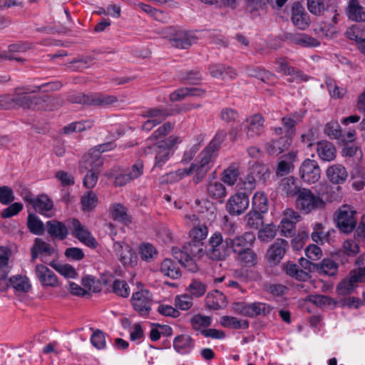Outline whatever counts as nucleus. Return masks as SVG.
<instances>
[{
	"mask_svg": "<svg viewBox=\"0 0 365 365\" xmlns=\"http://www.w3.org/2000/svg\"><path fill=\"white\" fill-rule=\"evenodd\" d=\"M27 225L29 230L35 235H41L44 230L43 222L34 215H29Z\"/></svg>",
	"mask_w": 365,
	"mask_h": 365,
	"instance_id": "nucleus-61",
	"label": "nucleus"
},
{
	"mask_svg": "<svg viewBox=\"0 0 365 365\" xmlns=\"http://www.w3.org/2000/svg\"><path fill=\"white\" fill-rule=\"evenodd\" d=\"M249 202V197L247 193H237L230 197L226 205V209L230 215H240L247 209Z\"/></svg>",
	"mask_w": 365,
	"mask_h": 365,
	"instance_id": "nucleus-15",
	"label": "nucleus"
},
{
	"mask_svg": "<svg viewBox=\"0 0 365 365\" xmlns=\"http://www.w3.org/2000/svg\"><path fill=\"white\" fill-rule=\"evenodd\" d=\"M290 40L295 44L303 47H317L319 41L306 34H297L291 35Z\"/></svg>",
	"mask_w": 365,
	"mask_h": 365,
	"instance_id": "nucleus-41",
	"label": "nucleus"
},
{
	"mask_svg": "<svg viewBox=\"0 0 365 365\" xmlns=\"http://www.w3.org/2000/svg\"><path fill=\"white\" fill-rule=\"evenodd\" d=\"M115 255L125 267H133L137 263V255L131 247L123 241L115 242L113 245Z\"/></svg>",
	"mask_w": 365,
	"mask_h": 365,
	"instance_id": "nucleus-10",
	"label": "nucleus"
},
{
	"mask_svg": "<svg viewBox=\"0 0 365 365\" xmlns=\"http://www.w3.org/2000/svg\"><path fill=\"white\" fill-rule=\"evenodd\" d=\"M71 225L73 230V235L74 237L88 247H94L96 245V240L78 220L73 219Z\"/></svg>",
	"mask_w": 365,
	"mask_h": 365,
	"instance_id": "nucleus-23",
	"label": "nucleus"
},
{
	"mask_svg": "<svg viewBox=\"0 0 365 365\" xmlns=\"http://www.w3.org/2000/svg\"><path fill=\"white\" fill-rule=\"evenodd\" d=\"M284 269L288 275L299 281H306L309 277L307 272L299 269L298 266L293 263H286Z\"/></svg>",
	"mask_w": 365,
	"mask_h": 365,
	"instance_id": "nucleus-46",
	"label": "nucleus"
},
{
	"mask_svg": "<svg viewBox=\"0 0 365 365\" xmlns=\"http://www.w3.org/2000/svg\"><path fill=\"white\" fill-rule=\"evenodd\" d=\"M276 68L275 71L278 73H282L287 76H290L289 81L290 82H301L306 81L308 79L307 75L300 71H296L291 66L287 59L284 58H278L275 61Z\"/></svg>",
	"mask_w": 365,
	"mask_h": 365,
	"instance_id": "nucleus-16",
	"label": "nucleus"
},
{
	"mask_svg": "<svg viewBox=\"0 0 365 365\" xmlns=\"http://www.w3.org/2000/svg\"><path fill=\"white\" fill-rule=\"evenodd\" d=\"M168 31L165 37L172 41L176 48L186 49L197 42V38L191 32L176 30L174 28L168 29Z\"/></svg>",
	"mask_w": 365,
	"mask_h": 365,
	"instance_id": "nucleus-9",
	"label": "nucleus"
},
{
	"mask_svg": "<svg viewBox=\"0 0 365 365\" xmlns=\"http://www.w3.org/2000/svg\"><path fill=\"white\" fill-rule=\"evenodd\" d=\"M49 264L59 274L67 278L73 279L76 277V269L68 264H61L55 262H50Z\"/></svg>",
	"mask_w": 365,
	"mask_h": 365,
	"instance_id": "nucleus-50",
	"label": "nucleus"
},
{
	"mask_svg": "<svg viewBox=\"0 0 365 365\" xmlns=\"http://www.w3.org/2000/svg\"><path fill=\"white\" fill-rule=\"evenodd\" d=\"M144 165L142 160H137L126 170H121L119 168H113L106 174L108 178L114 179L115 186H123L130 181L138 178L143 174Z\"/></svg>",
	"mask_w": 365,
	"mask_h": 365,
	"instance_id": "nucleus-5",
	"label": "nucleus"
},
{
	"mask_svg": "<svg viewBox=\"0 0 365 365\" xmlns=\"http://www.w3.org/2000/svg\"><path fill=\"white\" fill-rule=\"evenodd\" d=\"M221 324L230 329H246L249 327V323L245 319H239L235 317L224 316L220 320Z\"/></svg>",
	"mask_w": 365,
	"mask_h": 365,
	"instance_id": "nucleus-43",
	"label": "nucleus"
},
{
	"mask_svg": "<svg viewBox=\"0 0 365 365\" xmlns=\"http://www.w3.org/2000/svg\"><path fill=\"white\" fill-rule=\"evenodd\" d=\"M170 115L171 113L168 109L162 108H150L143 113V117L153 120L158 125L163 122Z\"/></svg>",
	"mask_w": 365,
	"mask_h": 365,
	"instance_id": "nucleus-37",
	"label": "nucleus"
},
{
	"mask_svg": "<svg viewBox=\"0 0 365 365\" xmlns=\"http://www.w3.org/2000/svg\"><path fill=\"white\" fill-rule=\"evenodd\" d=\"M159 271L164 276L173 279H178L181 276V270L178 263L168 258L161 262Z\"/></svg>",
	"mask_w": 365,
	"mask_h": 365,
	"instance_id": "nucleus-29",
	"label": "nucleus"
},
{
	"mask_svg": "<svg viewBox=\"0 0 365 365\" xmlns=\"http://www.w3.org/2000/svg\"><path fill=\"white\" fill-rule=\"evenodd\" d=\"M192 298L190 294H180L175 298V307L181 310H188L192 307Z\"/></svg>",
	"mask_w": 365,
	"mask_h": 365,
	"instance_id": "nucleus-63",
	"label": "nucleus"
},
{
	"mask_svg": "<svg viewBox=\"0 0 365 365\" xmlns=\"http://www.w3.org/2000/svg\"><path fill=\"white\" fill-rule=\"evenodd\" d=\"M35 274L43 287H56L58 285V280L55 273L43 264H37L35 268Z\"/></svg>",
	"mask_w": 365,
	"mask_h": 365,
	"instance_id": "nucleus-19",
	"label": "nucleus"
},
{
	"mask_svg": "<svg viewBox=\"0 0 365 365\" xmlns=\"http://www.w3.org/2000/svg\"><path fill=\"white\" fill-rule=\"evenodd\" d=\"M309 301L320 307H335L336 305L334 299L325 295H311L309 297Z\"/></svg>",
	"mask_w": 365,
	"mask_h": 365,
	"instance_id": "nucleus-56",
	"label": "nucleus"
},
{
	"mask_svg": "<svg viewBox=\"0 0 365 365\" xmlns=\"http://www.w3.org/2000/svg\"><path fill=\"white\" fill-rule=\"evenodd\" d=\"M113 148V143L101 145L98 149L91 150L85 155L81 162L80 170L83 173L88 170L83 178V185L86 188H93L97 183L103 160L100 153Z\"/></svg>",
	"mask_w": 365,
	"mask_h": 365,
	"instance_id": "nucleus-1",
	"label": "nucleus"
},
{
	"mask_svg": "<svg viewBox=\"0 0 365 365\" xmlns=\"http://www.w3.org/2000/svg\"><path fill=\"white\" fill-rule=\"evenodd\" d=\"M206 285L196 279L192 280L187 288L190 294L195 297H202L206 292Z\"/></svg>",
	"mask_w": 365,
	"mask_h": 365,
	"instance_id": "nucleus-60",
	"label": "nucleus"
},
{
	"mask_svg": "<svg viewBox=\"0 0 365 365\" xmlns=\"http://www.w3.org/2000/svg\"><path fill=\"white\" fill-rule=\"evenodd\" d=\"M329 180L336 185L344 183L348 176L346 168L341 164L329 166L326 171Z\"/></svg>",
	"mask_w": 365,
	"mask_h": 365,
	"instance_id": "nucleus-26",
	"label": "nucleus"
},
{
	"mask_svg": "<svg viewBox=\"0 0 365 365\" xmlns=\"http://www.w3.org/2000/svg\"><path fill=\"white\" fill-rule=\"evenodd\" d=\"M46 227L48 234L52 237L63 240L68 235L65 225L61 222L51 220L46 222Z\"/></svg>",
	"mask_w": 365,
	"mask_h": 365,
	"instance_id": "nucleus-39",
	"label": "nucleus"
},
{
	"mask_svg": "<svg viewBox=\"0 0 365 365\" xmlns=\"http://www.w3.org/2000/svg\"><path fill=\"white\" fill-rule=\"evenodd\" d=\"M239 175L238 166L235 164H231L222 171L220 175V179L225 184L232 186L237 182Z\"/></svg>",
	"mask_w": 365,
	"mask_h": 365,
	"instance_id": "nucleus-38",
	"label": "nucleus"
},
{
	"mask_svg": "<svg viewBox=\"0 0 365 365\" xmlns=\"http://www.w3.org/2000/svg\"><path fill=\"white\" fill-rule=\"evenodd\" d=\"M303 115L299 113H293L283 117L282 124L284 135L292 139L296 133L295 125L301 121Z\"/></svg>",
	"mask_w": 365,
	"mask_h": 365,
	"instance_id": "nucleus-30",
	"label": "nucleus"
},
{
	"mask_svg": "<svg viewBox=\"0 0 365 365\" xmlns=\"http://www.w3.org/2000/svg\"><path fill=\"white\" fill-rule=\"evenodd\" d=\"M208 70L212 77L224 81L233 80L237 76V73L233 68L224 64L210 65Z\"/></svg>",
	"mask_w": 365,
	"mask_h": 365,
	"instance_id": "nucleus-24",
	"label": "nucleus"
},
{
	"mask_svg": "<svg viewBox=\"0 0 365 365\" xmlns=\"http://www.w3.org/2000/svg\"><path fill=\"white\" fill-rule=\"evenodd\" d=\"M140 256L142 260L147 262L153 261L158 256L155 247L150 243H144L139 248Z\"/></svg>",
	"mask_w": 365,
	"mask_h": 365,
	"instance_id": "nucleus-48",
	"label": "nucleus"
},
{
	"mask_svg": "<svg viewBox=\"0 0 365 365\" xmlns=\"http://www.w3.org/2000/svg\"><path fill=\"white\" fill-rule=\"evenodd\" d=\"M181 138L178 136L170 135L165 140L148 145L145 148V153H155V167L161 168L173 155L172 148L177 144L180 143Z\"/></svg>",
	"mask_w": 365,
	"mask_h": 365,
	"instance_id": "nucleus-3",
	"label": "nucleus"
},
{
	"mask_svg": "<svg viewBox=\"0 0 365 365\" xmlns=\"http://www.w3.org/2000/svg\"><path fill=\"white\" fill-rule=\"evenodd\" d=\"M207 192L210 197L216 200H222L227 194L225 185L217 181L209 182L207 187Z\"/></svg>",
	"mask_w": 365,
	"mask_h": 365,
	"instance_id": "nucleus-42",
	"label": "nucleus"
},
{
	"mask_svg": "<svg viewBox=\"0 0 365 365\" xmlns=\"http://www.w3.org/2000/svg\"><path fill=\"white\" fill-rule=\"evenodd\" d=\"M185 255L187 257L201 259L205 254L204 242L190 241L183 247Z\"/></svg>",
	"mask_w": 365,
	"mask_h": 365,
	"instance_id": "nucleus-34",
	"label": "nucleus"
},
{
	"mask_svg": "<svg viewBox=\"0 0 365 365\" xmlns=\"http://www.w3.org/2000/svg\"><path fill=\"white\" fill-rule=\"evenodd\" d=\"M255 241V235L250 232H246L242 235H238L234 238L227 237L225 242L235 254L240 253L252 246Z\"/></svg>",
	"mask_w": 365,
	"mask_h": 365,
	"instance_id": "nucleus-13",
	"label": "nucleus"
},
{
	"mask_svg": "<svg viewBox=\"0 0 365 365\" xmlns=\"http://www.w3.org/2000/svg\"><path fill=\"white\" fill-rule=\"evenodd\" d=\"M355 210L347 205L341 206L337 211L336 223L344 233L351 232L356 227V220L354 217Z\"/></svg>",
	"mask_w": 365,
	"mask_h": 365,
	"instance_id": "nucleus-8",
	"label": "nucleus"
},
{
	"mask_svg": "<svg viewBox=\"0 0 365 365\" xmlns=\"http://www.w3.org/2000/svg\"><path fill=\"white\" fill-rule=\"evenodd\" d=\"M289 243L283 239H277L268 248L265 258L270 266L278 264L284 257Z\"/></svg>",
	"mask_w": 365,
	"mask_h": 365,
	"instance_id": "nucleus-12",
	"label": "nucleus"
},
{
	"mask_svg": "<svg viewBox=\"0 0 365 365\" xmlns=\"http://www.w3.org/2000/svg\"><path fill=\"white\" fill-rule=\"evenodd\" d=\"M256 254L250 247L245 251L237 254V257L239 261L245 265L252 266L255 263Z\"/></svg>",
	"mask_w": 365,
	"mask_h": 365,
	"instance_id": "nucleus-64",
	"label": "nucleus"
},
{
	"mask_svg": "<svg viewBox=\"0 0 365 365\" xmlns=\"http://www.w3.org/2000/svg\"><path fill=\"white\" fill-rule=\"evenodd\" d=\"M111 217L118 222L125 225L131 222L130 216L127 213L126 207L120 203H114L110 206Z\"/></svg>",
	"mask_w": 365,
	"mask_h": 365,
	"instance_id": "nucleus-36",
	"label": "nucleus"
},
{
	"mask_svg": "<svg viewBox=\"0 0 365 365\" xmlns=\"http://www.w3.org/2000/svg\"><path fill=\"white\" fill-rule=\"evenodd\" d=\"M250 173L255 176L257 181H265L269 177V168L264 164H254L250 168Z\"/></svg>",
	"mask_w": 365,
	"mask_h": 365,
	"instance_id": "nucleus-49",
	"label": "nucleus"
},
{
	"mask_svg": "<svg viewBox=\"0 0 365 365\" xmlns=\"http://www.w3.org/2000/svg\"><path fill=\"white\" fill-rule=\"evenodd\" d=\"M173 346L181 354H189L195 347V341L188 334H181L174 339Z\"/></svg>",
	"mask_w": 365,
	"mask_h": 365,
	"instance_id": "nucleus-27",
	"label": "nucleus"
},
{
	"mask_svg": "<svg viewBox=\"0 0 365 365\" xmlns=\"http://www.w3.org/2000/svg\"><path fill=\"white\" fill-rule=\"evenodd\" d=\"M291 21L294 26L300 30H305L309 26V16L299 2H295L292 5Z\"/></svg>",
	"mask_w": 365,
	"mask_h": 365,
	"instance_id": "nucleus-18",
	"label": "nucleus"
},
{
	"mask_svg": "<svg viewBox=\"0 0 365 365\" xmlns=\"http://www.w3.org/2000/svg\"><path fill=\"white\" fill-rule=\"evenodd\" d=\"M252 210L265 213L268 210V200L262 192H257L252 197Z\"/></svg>",
	"mask_w": 365,
	"mask_h": 365,
	"instance_id": "nucleus-44",
	"label": "nucleus"
},
{
	"mask_svg": "<svg viewBox=\"0 0 365 365\" xmlns=\"http://www.w3.org/2000/svg\"><path fill=\"white\" fill-rule=\"evenodd\" d=\"M280 187L287 196L294 197L299 195L303 187L297 184V180L292 176L286 177L281 180Z\"/></svg>",
	"mask_w": 365,
	"mask_h": 365,
	"instance_id": "nucleus-35",
	"label": "nucleus"
},
{
	"mask_svg": "<svg viewBox=\"0 0 365 365\" xmlns=\"http://www.w3.org/2000/svg\"><path fill=\"white\" fill-rule=\"evenodd\" d=\"M317 153L322 160L329 162L335 159L336 150L331 143L322 140L317 144Z\"/></svg>",
	"mask_w": 365,
	"mask_h": 365,
	"instance_id": "nucleus-28",
	"label": "nucleus"
},
{
	"mask_svg": "<svg viewBox=\"0 0 365 365\" xmlns=\"http://www.w3.org/2000/svg\"><path fill=\"white\" fill-rule=\"evenodd\" d=\"M78 102H84L87 105L106 106L117 101L114 96H108L102 93H93L87 97H82Z\"/></svg>",
	"mask_w": 365,
	"mask_h": 365,
	"instance_id": "nucleus-25",
	"label": "nucleus"
},
{
	"mask_svg": "<svg viewBox=\"0 0 365 365\" xmlns=\"http://www.w3.org/2000/svg\"><path fill=\"white\" fill-rule=\"evenodd\" d=\"M46 88L44 91L57 90L60 87L59 83H48L41 85L40 86H26L23 87L16 88L13 95L6 94L3 98L6 101L8 108H13L16 107L31 108L33 103V98L28 96L29 93L38 92L43 88Z\"/></svg>",
	"mask_w": 365,
	"mask_h": 365,
	"instance_id": "nucleus-2",
	"label": "nucleus"
},
{
	"mask_svg": "<svg viewBox=\"0 0 365 365\" xmlns=\"http://www.w3.org/2000/svg\"><path fill=\"white\" fill-rule=\"evenodd\" d=\"M257 181L255 177L249 173L245 178L240 179L237 187L240 190H244L245 193L250 192L255 189Z\"/></svg>",
	"mask_w": 365,
	"mask_h": 365,
	"instance_id": "nucleus-57",
	"label": "nucleus"
},
{
	"mask_svg": "<svg viewBox=\"0 0 365 365\" xmlns=\"http://www.w3.org/2000/svg\"><path fill=\"white\" fill-rule=\"evenodd\" d=\"M113 291L118 296L124 298L130 294V287L124 280L115 279L113 283Z\"/></svg>",
	"mask_w": 365,
	"mask_h": 365,
	"instance_id": "nucleus-62",
	"label": "nucleus"
},
{
	"mask_svg": "<svg viewBox=\"0 0 365 365\" xmlns=\"http://www.w3.org/2000/svg\"><path fill=\"white\" fill-rule=\"evenodd\" d=\"M212 323V319L210 317L200 314H195L190 319V324L192 329L195 331H200L205 330Z\"/></svg>",
	"mask_w": 365,
	"mask_h": 365,
	"instance_id": "nucleus-45",
	"label": "nucleus"
},
{
	"mask_svg": "<svg viewBox=\"0 0 365 365\" xmlns=\"http://www.w3.org/2000/svg\"><path fill=\"white\" fill-rule=\"evenodd\" d=\"M208 235L207 227L202 225H197L193 227L190 231V237L192 241L203 242V240L206 239Z\"/></svg>",
	"mask_w": 365,
	"mask_h": 365,
	"instance_id": "nucleus-53",
	"label": "nucleus"
},
{
	"mask_svg": "<svg viewBox=\"0 0 365 365\" xmlns=\"http://www.w3.org/2000/svg\"><path fill=\"white\" fill-rule=\"evenodd\" d=\"M299 175L304 182L312 184L317 182L320 179L321 170L317 161L306 159L299 168Z\"/></svg>",
	"mask_w": 365,
	"mask_h": 365,
	"instance_id": "nucleus-11",
	"label": "nucleus"
},
{
	"mask_svg": "<svg viewBox=\"0 0 365 365\" xmlns=\"http://www.w3.org/2000/svg\"><path fill=\"white\" fill-rule=\"evenodd\" d=\"M301 216L292 209H287L284 212L279 229L284 237H291L294 234L295 225L300 220Z\"/></svg>",
	"mask_w": 365,
	"mask_h": 365,
	"instance_id": "nucleus-17",
	"label": "nucleus"
},
{
	"mask_svg": "<svg viewBox=\"0 0 365 365\" xmlns=\"http://www.w3.org/2000/svg\"><path fill=\"white\" fill-rule=\"evenodd\" d=\"M97 204L98 197L92 191L87 192L81 197V205L83 211L89 212L92 210Z\"/></svg>",
	"mask_w": 365,
	"mask_h": 365,
	"instance_id": "nucleus-54",
	"label": "nucleus"
},
{
	"mask_svg": "<svg viewBox=\"0 0 365 365\" xmlns=\"http://www.w3.org/2000/svg\"><path fill=\"white\" fill-rule=\"evenodd\" d=\"M296 207L304 214L314 210L324 209L325 201L319 195L314 193L311 190L303 187L296 198Z\"/></svg>",
	"mask_w": 365,
	"mask_h": 365,
	"instance_id": "nucleus-4",
	"label": "nucleus"
},
{
	"mask_svg": "<svg viewBox=\"0 0 365 365\" xmlns=\"http://www.w3.org/2000/svg\"><path fill=\"white\" fill-rule=\"evenodd\" d=\"M55 253V249L48 243L41 238H36L31 247V261L35 260L41 257V259L46 256H51Z\"/></svg>",
	"mask_w": 365,
	"mask_h": 365,
	"instance_id": "nucleus-21",
	"label": "nucleus"
},
{
	"mask_svg": "<svg viewBox=\"0 0 365 365\" xmlns=\"http://www.w3.org/2000/svg\"><path fill=\"white\" fill-rule=\"evenodd\" d=\"M245 132L248 138L259 135L264 130V119L260 114H255L246 118Z\"/></svg>",
	"mask_w": 365,
	"mask_h": 365,
	"instance_id": "nucleus-20",
	"label": "nucleus"
},
{
	"mask_svg": "<svg viewBox=\"0 0 365 365\" xmlns=\"http://www.w3.org/2000/svg\"><path fill=\"white\" fill-rule=\"evenodd\" d=\"M317 269L322 273L333 276L336 272L337 264L331 259H324L320 264H317Z\"/></svg>",
	"mask_w": 365,
	"mask_h": 365,
	"instance_id": "nucleus-59",
	"label": "nucleus"
},
{
	"mask_svg": "<svg viewBox=\"0 0 365 365\" xmlns=\"http://www.w3.org/2000/svg\"><path fill=\"white\" fill-rule=\"evenodd\" d=\"M174 128V124L170 122L165 123L158 127L148 138V141L158 140L168 135Z\"/></svg>",
	"mask_w": 365,
	"mask_h": 365,
	"instance_id": "nucleus-55",
	"label": "nucleus"
},
{
	"mask_svg": "<svg viewBox=\"0 0 365 365\" xmlns=\"http://www.w3.org/2000/svg\"><path fill=\"white\" fill-rule=\"evenodd\" d=\"M134 309L141 316H147L151 309V297L146 289H142L133 294L131 298Z\"/></svg>",
	"mask_w": 365,
	"mask_h": 365,
	"instance_id": "nucleus-14",
	"label": "nucleus"
},
{
	"mask_svg": "<svg viewBox=\"0 0 365 365\" xmlns=\"http://www.w3.org/2000/svg\"><path fill=\"white\" fill-rule=\"evenodd\" d=\"M209 249L207 251V257L213 260L220 261L230 255V247L223 240L220 232L213 233L209 239Z\"/></svg>",
	"mask_w": 365,
	"mask_h": 365,
	"instance_id": "nucleus-6",
	"label": "nucleus"
},
{
	"mask_svg": "<svg viewBox=\"0 0 365 365\" xmlns=\"http://www.w3.org/2000/svg\"><path fill=\"white\" fill-rule=\"evenodd\" d=\"M272 308L267 304L263 302L250 303V317L257 316H267L271 313Z\"/></svg>",
	"mask_w": 365,
	"mask_h": 365,
	"instance_id": "nucleus-51",
	"label": "nucleus"
},
{
	"mask_svg": "<svg viewBox=\"0 0 365 365\" xmlns=\"http://www.w3.org/2000/svg\"><path fill=\"white\" fill-rule=\"evenodd\" d=\"M274 134L278 136L267 143L265 148L267 152L272 155H278L287 150L290 146L292 139L283 135L282 127H275L273 129Z\"/></svg>",
	"mask_w": 365,
	"mask_h": 365,
	"instance_id": "nucleus-7",
	"label": "nucleus"
},
{
	"mask_svg": "<svg viewBox=\"0 0 365 365\" xmlns=\"http://www.w3.org/2000/svg\"><path fill=\"white\" fill-rule=\"evenodd\" d=\"M349 19L355 21H365V8L357 0H351L346 11Z\"/></svg>",
	"mask_w": 365,
	"mask_h": 365,
	"instance_id": "nucleus-33",
	"label": "nucleus"
},
{
	"mask_svg": "<svg viewBox=\"0 0 365 365\" xmlns=\"http://www.w3.org/2000/svg\"><path fill=\"white\" fill-rule=\"evenodd\" d=\"M53 207V202L45 195L38 196L36 198L35 202H34L35 210L45 215H49V212H51Z\"/></svg>",
	"mask_w": 365,
	"mask_h": 365,
	"instance_id": "nucleus-40",
	"label": "nucleus"
},
{
	"mask_svg": "<svg viewBox=\"0 0 365 365\" xmlns=\"http://www.w3.org/2000/svg\"><path fill=\"white\" fill-rule=\"evenodd\" d=\"M9 282L11 287L19 292H27L31 288L29 280L26 277L14 276L10 278Z\"/></svg>",
	"mask_w": 365,
	"mask_h": 365,
	"instance_id": "nucleus-52",
	"label": "nucleus"
},
{
	"mask_svg": "<svg viewBox=\"0 0 365 365\" xmlns=\"http://www.w3.org/2000/svg\"><path fill=\"white\" fill-rule=\"evenodd\" d=\"M205 302L207 307L213 310L222 309L227 305L225 296L217 290L209 293L205 298Z\"/></svg>",
	"mask_w": 365,
	"mask_h": 365,
	"instance_id": "nucleus-32",
	"label": "nucleus"
},
{
	"mask_svg": "<svg viewBox=\"0 0 365 365\" xmlns=\"http://www.w3.org/2000/svg\"><path fill=\"white\" fill-rule=\"evenodd\" d=\"M286 158L289 160V161H286L284 160H280L278 163L277 174L278 175H284L287 173H289L294 168V165L292 162L295 160L297 158V153L290 152L287 155Z\"/></svg>",
	"mask_w": 365,
	"mask_h": 365,
	"instance_id": "nucleus-47",
	"label": "nucleus"
},
{
	"mask_svg": "<svg viewBox=\"0 0 365 365\" xmlns=\"http://www.w3.org/2000/svg\"><path fill=\"white\" fill-rule=\"evenodd\" d=\"M262 214L255 210L249 212L245 217L247 225L252 228L258 229L262 224Z\"/></svg>",
	"mask_w": 365,
	"mask_h": 365,
	"instance_id": "nucleus-58",
	"label": "nucleus"
},
{
	"mask_svg": "<svg viewBox=\"0 0 365 365\" xmlns=\"http://www.w3.org/2000/svg\"><path fill=\"white\" fill-rule=\"evenodd\" d=\"M217 155V144L215 143H210L198 155L199 164L211 168Z\"/></svg>",
	"mask_w": 365,
	"mask_h": 365,
	"instance_id": "nucleus-31",
	"label": "nucleus"
},
{
	"mask_svg": "<svg viewBox=\"0 0 365 365\" xmlns=\"http://www.w3.org/2000/svg\"><path fill=\"white\" fill-rule=\"evenodd\" d=\"M307 6L309 11L315 16H327L329 11H334L333 0H307Z\"/></svg>",
	"mask_w": 365,
	"mask_h": 365,
	"instance_id": "nucleus-22",
	"label": "nucleus"
}]
</instances>
